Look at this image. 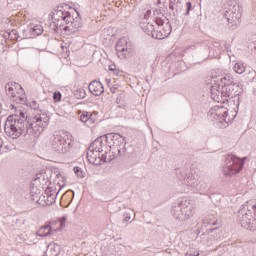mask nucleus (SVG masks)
<instances>
[{"instance_id":"nucleus-1","label":"nucleus","mask_w":256,"mask_h":256,"mask_svg":"<svg viewBox=\"0 0 256 256\" xmlns=\"http://www.w3.org/2000/svg\"><path fill=\"white\" fill-rule=\"evenodd\" d=\"M49 126L47 114H37L33 118L27 117L23 112L20 115H10L5 122V131L13 139L30 137L37 139Z\"/></svg>"},{"instance_id":"nucleus-2","label":"nucleus","mask_w":256,"mask_h":256,"mask_svg":"<svg viewBox=\"0 0 256 256\" xmlns=\"http://www.w3.org/2000/svg\"><path fill=\"white\" fill-rule=\"evenodd\" d=\"M211 98L213 101H229V99H233V97H237L243 93V86L240 84H233L228 86H222L219 90V84L211 86L210 89Z\"/></svg>"},{"instance_id":"nucleus-3","label":"nucleus","mask_w":256,"mask_h":256,"mask_svg":"<svg viewBox=\"0 0 256 256\" xmlns=\"http://www.w3.org/2000/svg\"><path fill=\"white\" fill-rule=\"evenodd\" d=\"M243 165H245V162L241 158L233 154H228L225 156L222 173L226 179H232V177H237L241 173Z\"/></svg>"},{"instance_id":"nucleus-4","label":"nucleus","mask_w":256,"mask_h":256,"mask_svg":"<svg viewBox=\"0 0 256 256\" xmlns=\"http://www.w3.org/2000/svg\"><path fill=\"white\" fill-rule=\"evenodd\" d=\"M195 213V202L189 199H182L176 206L172 208V215L178 221H187L191 219Z\"/></svg>"},{"instance_id":"nucleus-5","label":"nucleus","mask_w":256,"mask_h":256,"mask_svg":"<svg viewBox=\"0 0 256 256\" xmlns=\"http://www.w3.org/2000/svg\"><path fill=\"white\" fill-rule=\"evenodd\" d=\"M51 147L54 153L65 155L71 151L72 141L65 132H56L51 138Z\"/></svg>"},{"instance_id":"nucleus-6","label":"nucleus","mask_w":256,"mask_h":256,"mask_svg":"<svg viewBox=\"0 0 256 256\" xmlns=\"http://www.w3.org/2000/svg\"><path fill=\"white\" fill-rule=\"evenodd\" d=\"M77 17L73 18L71 12H64L58 10L56 12L57 17H60L61 21H64L67 26L63 28V31H70V33H76L83 27V22L81 21V17L79 16V12H76Z\"/></svg>"},{"instance_id":"nucleus-7","label":"nucleus","mask_w":256,"mask_h":256,"mask_svg":"<svg viewBox=\"0 0 256 256\" xmlns=\"http://www.w3.org/2000/svg\"><path fill=\"white\" fill-rule=\"evenodd\" d=\"M238 221L244 229H255L256 218L247 204L242 206L238 211Z\"/></svg>"},{"instance_id":"nucleus-8","label":"nucleus","mask_w":256,"mask_h":256,"mask_svg":"<svg viewBox=\"0 0 256 256\" xmlns=\"http://www.w3.org/2000/svg\"><path fill=\"white\" fill-rule=\"evenodd\" d=\"M227 6L228 7L225 8L226 11L224 13L226 21L235 26L239 25V19H241V7L233 1H229Z\"/></svg>"},{"instance_id":"nucleus-9","label":"nucleus","mask_w":256,"mask_h":256,"mask_svg":"<svg viewBox=\"0 0 256 256\" xmlns=\"http://www.w3.org/2000/svg\"><path fill=\"white\" fill-rule=\"evenodd\" d=\"M133 43L126 37L120 38L116 44V53L119 59H128L133 55Z\"/></svg>"},{"instance_id":"nucleus-10","label":"nucleus","mask_w":256,"mask_h":256,"mask_svg":"<svg viewBox=\"0 0 256 256\" xmlns=\"http://www.w3.org/2000/svg\"><path fill=\"white\" fill-rule=\"evenodd\" d=\"M155 25H157L158 27L163 26L162 30H159L155 35L156 39H165L166 37H169V35H171V22H169V19H167V17L163 15L162 17H156Z\"/></svg>"},{"instance_id":"nucleus-11","label":"nucleus","mask_w":256,"mask_h":256,"mask_svg":"<svg viewBox=\"0 0 256 256\" xmlns=\"http://www.w3.org/2000/svg\"><path fill=\"white\" fill-rule=\"evenodd\" d=\"M187 187H191L194 191H198L199 193H207V189L209 185L203 178H198L197 175L190 174L186 181Z\"/></svg>"},{"instance_id":"nucleus-12","label":"nucleus","mask_w":256,"mask_h":256,"mask_svg":"<svg viewBox=\"0 0 256 256\" xmlns=\"http://www.w3.org/2000/svg\"><path fill=\"white\" fill-rule=\"evenodd\" d=\"M105 143L113 147L112 149H115V147H121L122 145H126L125 138L121 136L119 133H108L105 134Z\"/></svg>"},{"instance_id":"nucleus-13","label":"nucleus","mask_w":256,"mask_h":256,"mask_svg":"<svg viewBox=\"0 0 256 256\" xmlns=\"http://www.w3.org/2000/svg\"><path fill=\"white\" fill-rule=\"evenodd\" d=\"M221 53H223L221 43L217 41L211 42L208 46V56L205 57L204 61H206L208 57L210 59H219L221 57Z\"/></svg>"},{"instance_id":"nucleus-14","label":"nucleus","mask_w":256,"mask_h":256,"mask_svg":"<svg viewBox=\"0 0 256 256\" xmlns=\"http://www.w3.org/2000/svg\"><path fill=\"white\" fill-rule=\"evenodd\" d=\"M228 111L227 108H223V107H215L214 109L210 110L208 112L209 117H211L212 119H218V121H220V123H227V115H228Z\"/></svg>"},{"instance_id":"nucleus-15","label":"nucleus","mask_w":256,"mask_h":256,"mask_svg":"<svg viewBox=\"0 0 256 256\" xmlns=\"http://www.w3.org/2000/svg\"><path fill=\"white\" fill-rule=\"evenodd\" d=\"M104 141L105 135L98 137L90 144V151H95L99 159H101V153H103V149H105L106 143Z\"/></svg>"},{"instance_id":"nucleus-16","label":"nucleus","mask_w":256,"mask_h":256,"mask_svg":"<svg viewBox=\"0 0 256 256\" xmlns=\"http://www.w3.org/2000/svg\"><path fill=\"white\" fill-rule=\"evenodd\" d=\"M154 23L155 22L142 21L140 23V26H141V29L144 31V33H147L148 35L153 37V39H157L156 35H157V33H159V30H155Z\"/></svg>"},{"instance_id":"nucleus-17","label":"nucleus","mask_w":256,"mask_h":256,"mask_svg":"<svg viewBox=\"0 0 256 256\" xmlns=\"http://www.w3.org/2000/svg\"><path fill=\"white\" fill-rule=\"evenodd\" d=\"M88 89L90 93L92 95H95L96 97H99V95H101L105 91V89L103 88V84L97 80L92 81L89 84Z\"/></svg>"},{"instance_id":"nucleus-18","label":"nucleus","mask_w":256,"mask_h":256,"mask_svg":"<svg viewBox=\"0 0 256 256\" xmlns=\"http://www.w3.org/2000/svg\"><path fill=\"white\" fill-rule=\"evenodd\" d=\"M86 157L89 163H93V165L99 166L101 165V157L99 158V154L95 152V150H91V146L88 147V152Z\"/></svg>"},{"instance_id":"nucleus-19","label":"nucleus","mask_w":256,"mask_h":256,"mask_svg":"<svg viewBox=\"0 0 256 256\" xmlns=\"http://www.w3.org/2000/svg\"><path fill=\"white\" fill-rule=\"evenodd\" d=\"M54 231H57V229L51 227L49 224H46L38 230L37 235L39 237H49V235H53Z\"/></svg>"},{"instance_id":"nucleus-20","label":"nucleus","mask_w":256,"mask_h":256,"mask_svg":"<svg viewBox=\"0 0 256 256\" xmlns=\"http://www.w3.org/2000/svg\"><path fill=\"white\" fill-rule=\"evenodd\" d=\"M61 253V246L56 243H50L47 247L46 254L49 256H58Z\"/></svg>"},{"instance_id":"nucleus-21","label":"nucleus","mask_w":256,"mask_h":256,"mask_svg":"<svg viewBox=\"0 0 256 256\" xmlns=\"http://www.w3.org/2000/svg\"><path fill=\"white\" fill-rule=\"evenodd\" d=\"M222 87H227L229 85H238L239 83L235 82V79L231 74H226L224 77L220 78Z\"/></svg>"},{"instance_id":"nucleus-22","label":"nucleus","mask_w":256,"mask_h":256,"mask_svg":"<svg viewBox=\"0 0 256 256\" xmlns=\"http://www.w3.org/2000/svg\"><path fill=\"white\" fill-rule=\"evenodd\" d=\"M107 153V151H105L104 154H101V163H111V161H113V159H117V157H115V152L111 150H109V155Z\"/></svg>"},{"instance_id":"nucleus-23","label":"nucleus","mask_w":256,"mask_h":256,"mask_svg":"<svg viewBox=\"0 0 256 256\" xmlns=\"http://www.w3.org/2000/svg\"><path fill=\"white\" fill-rule=\"evenodd\" d=\"M15 85H17V83L15 82H10L8 84H6L5 89H6V93L8 95V97H12V99H15Z\"/></svg>"},{"instance_id":"nucleus-24","label":"nucleus","mask_w":256,"mask_h":256,"mask_svg":"<svg viewBox=\"0 0 256 256\" xmlns=\"http://www.w3.org/2000/svg\"><path fill=\"white\" fill-rule=\"evenodd\" d=\"M176 175H177V178L179 179V181H181L182 185H187V180L189 179V175L191 174H185V171L183 170H177L176 171Z\"/></svg>"},{"instance_id":"nucleus-25","label":"nucleus","mask_w":256,"mask_h":256,"mask_svg":"<svg viewBox=\"0 0 256 256\" xmlns=\"http://www.w3.org/2000/svg\"><path fill=\"white\" fill-rule=\"evenodd\" d=\"M30 33L32 35H42L43 34V26L39 25V24H36L34 26H31L30 27Z\"/></svg>"},{"instance_id":"nucleus-26","label":"nucleus","mask_w":256,"mask_h":256,"mask_svg":"<svg viewBox=\"0 0 256 256\" xmlns=\"http://www.w3.org/2000/svg\"><path fill=\"white\" fill-rule=\"evenodd\" d=\"M233 70L235 73H238V75H242V73H245V65H243L241 62H238L234 65Z\"/></svg>"},{"instance_id":"nucleus-27","label":"nucleus","mask_w":256,"mask_h":256,"mask_svg":"<svg viewBox=\"0 0 256 256\" xmlns=\"http://www.w3.org/2000/svg\"><path fill=\"white\" fill-rule=\"evenodd\" d=\"M117 147V153L114 152V157H121L125 155V144H122L121 146H116Z\"/></svg>"},{"instance_id":"nucleus-28","label":"nucleus","mask_w":256,"mask_h":256,"mask_svg":"<svg viewBox=\"0 0 256 256\" xmlns=\"http://www.w3.org/2000/svg\"><path fill=\"white\" fill-rule=\"evenodd\" d=\"M214 251H218V255L222 256L224 253H227V245L220 244L214 249Z\"/></svg>"},{"instance_id":"nucleus-29","label":"nucleus","mask_w":256,"mask_h":256,"mask_svg":"<svg viewBox=\"0 0 256 256\" xmlns=\"http://www.w3.org/2000/svg\"><path fill=\"white\" fill-rule=\"evenodd\" d=\"M10 39H11V41H18L19 40V32H17V30H12L10 32Z\"/></svg>"},{"instance_id":"nucleus-30","label":"nucleus","mask_w":256,"mask_h":256,"mask_svg":"<svg viewBox=\"0 0 256 256\" xmlns=\"http://www.w3.org/2000/svg\"><path fill=\"white\" fill-rule=\"evenodd\" d=\"M87 93L85 92V89H79L76 91V97H78V99H85Z\"/></svg>"},{"instance_id":"nucleus-31","label":"nucleus","mask_w":256,"mask_h":256,"mask_svg":"<svg viewBox=\"0 0 256 256\" xmlns=\"http://www.w3.org/2000/svg\"><path fill=\"white\" fill-rule=\"evenodd\" d=\"M61 97H62L61 92L56 91L53 93V100L55 103H59L61 101Z\"/></svg>"},{"instance_id":"nucleus-32","label":"nucleus","mask_w":256,"mask_h":256,"mask_svg":"<svg viewBox=\"0 0 256 256\" xmlns=\"http://www.w3.org/2000/svg\"><path fill=\"white\" fill-rule=\"evenodd\" d=\"M74 173L79 177L80 179H83L85 176L83 175V171H81V168L74 167Z\"/></svg>"},{"instance_id":"nucleus-33","label":"nucleus","mask_w":256,"mask_h":256,"mask_svg":"<svg viewBox=\"0 0 256 256\" xmlns=\"http://www.w3.org/2000/svg\"><path fill=\"white\" fill-rule=\"evenodd\" d=\"M80 121H82V123H89V112L81 114Z\"/></svg>"},{"instance_id":"nucleus-34","label":"nucleus","mask_w":256,"mask_h":256,"mask_svg":"<svg viewBox=\"0 0 256 256\" xmlns=\"http://www.w3.org/2000/svg\"><path fill=\"white\" fill-rule=\"evenodd\" d=\"M58 223L60 225V229H64L65 223H67V217H62L58 220Z\"/></svg>"},{"instance_id":"nucleus-35","label":"nucleus","mask_w":256,"mask_h":256,"mask_svg":"<svg viewBox=\"0 0 256 256\" xmlns=\"http://www.w3.org/2000/svg\"><path fill=\"white\" fill-rule=\"evenodd\" d=\"M247 206L249 207V209L252 211V214H254V217L256 218V204H247Z\"/></svg>"},{"instance_id":"nucleus-36","label":"nucleus","mask_w":256,"mask_h":256,"mask_svg":"<svg viewBox=\"0 0 256 256\" xmlns=\"http://www.w3.org/2000/svg\"><path fill=\"white\" fill-rule=\"evenodd\" d=\"M185 256H199V251L189 250Z\"/></svg>"},{"instance_id":"nucleus-37","label":"nucleus","mask_w":256,"mask_h":256,"mask_svg":"<svg viewBox=\"0 0 256 256\" xmlns=\"http://www.w3.org/2000/svg\"><path fill=\"white\" fill-rule=\"evenodd\" d=\"M203 223H204V225H215V220L206 218V219L203 221Z\"/></svg>"},{"instance_id":"nucleus-38","label":"nucleus","mask_w":256,"mask_h":256,"mask_svg":"<svg viewBox=\"0 0 256 256\" xmlns=\"http://www.w3.org/2000/svg\"><path fill=\"white\" fill-rule=\"evenodd\" d=\"M151 17V10H147L144 14L143 21L147 23V20Z\"/></svg>"},{"instance_id":"nucleus-39","label":"nucleus","mask_w":256,"mask_h":256,"mask_svg":"<svg viewBox=\"0 0 256 256\" xmlns=\"http://www.w3.org/2000/svg\"><path fill=\"white\" fill-rule=\"evenodd\" d=\"M88 123H95V116L93 114H88Z\"/></svg>"},{"instance_id":"nucleus-40","label":"nucleus","mask_w":256,"mask_h":256,"mask_svg":"<svg viewBox=\"0 0 256 256\" xmlns=\"http://www.w3.org/2000/svg\"><path fill=\"white\" fill-rule=\"evenodd\" d=\"M186 15L189 14V11H191V2L186 3Z\"/></svg>"},{"instance_id":"nucleus-41","label":"nucleus","mask_w":256,"mask_h":256,"mask_svg":"<svg viewBox=\"0 0 256 256\" xmlns=\"http://www.w3.org/2000/svg\"><path fill=\"white\" fill-rule=\"evenodd\" d=\"M169 9H171V11H175V3L172 0H170Z\"/></svg>"},{"instance_id":"nucleus-42","label":"nucleus","mask_w":256,"mask_h":256,"mask_svg":"<svg viewBox=\"0 0 256 256\" xmlns=\"http://www.w3.org/2000/svg\"><path fill=\"white\" fill-rule=\"evenodd\" d=\"M54 23V26H55V28H54V31H59V29H60V31H61V25H59V23H56V22H53Z\"/></svg>"},{"instance_id":"nucleus-43","label":"nucleus","mask_w":256,"mask_h":256,"mask_svg":"<svg viewBox=\"0 0 256 256\" xmlns=\"http://www.w3.org/2000/svg\"><path fill=\"white\" fill-rule=\"evenodd\" d=\"M225 50L228 53V56L231 57V47L229 45H225Z\"/></svg>"},{"instance_id":"nucleus-44","label":"nucleus","mask_w":256,"mask_h":256,"mask_svg":"<svg viewBox=\"0 0 256 256\" xmlns=\"http://www.w3.org/2000/svg\"><path fill=\"white\" fill-rule=\"evenodd\" d=\"M3 37L4 39H11V32H5Z\"/></svg>"},{"instance_id":"nucleus-45","label":"nucleus","mask_w":256,"mask_h":256,"mask_svg":"<svg viewBox=\"0 0 256 256\" xmlns=\"http://www.w3.org/2000/svg\"><path fill=\"white\" fill-rule=\"evenodd\" d=\"M73 191H70V192H67L64 196H63V199H65V197H70V198H73Z\"/></svg>"},{"instance_id":"nucleus-46","label":"nucleus","mask_w":256,"mask_h":256,"mask_svg":"<svg viewBox=\"0 0 256 256\" xmlns=\"http://www.w3.org/2000/svg\"><path fill=\"white\" fill-rule=\"evenodd\" d=\"M48 199H50V203H55V198L52 195L48 196Z\"/></svg>"},{"instance_id":"nucleus-47","label":"nucleus","mask_w":256,"mask_h":256,"mask_svg":"<svg viewBox=\"0 0 256 256\" xmlns=\"http://www.w3.org/2000/svg\"><path fill=\"white\" fill-rule=\"evenodd\" d=\"M215 229H217V228H210V229L206 230V233H211V232L215 231Z\"/></svg>"},{"instance_id":"nucleus-48","label":"nucleus","mask_w":256,"mask_h":256,"mask_svg":"<svg viewBox=\"0 0 256 256\" xmlns=\"http://www.w3.org/2000/svg\"><path fill=\"white\" fill-rule=\"evenodd\" d=\"M20 103H25V97H19Z\"/></svg>"},{"instance_id":"nucleus-49","label":"nucleus","mask_w":256,"mask_h":256,"mask_svg":"<svg viewBox=\"0 0 256 256\" xmlns=\"http://www.w3.org/2000/svg\"><path fill=\"white\" fill-rule=\"evenodd\" d=\"M110 71H115V65L109 66Z\"/></svg>"},{"instance_id":"nucleus-50","label":"nucleus","mask_w":256,"mask_h":256,"mask_svg":"<svg viewBox=\"0 0 256 256\" xmlns=\"http://www.w3.org/2000/svg\"><path fill=\"white\" fill-rule=\"evenodd\" d=\"M32 105H33L34 109H37V102L33 101Z\"/></svg>"},{"instance_id":"nucleus-51","label":"nucleus","mask_w":256,"mask_h":256,"mask_svg":"<svg viewBox=\"0 0 256 256\" xmlns=\"http://www.w3.org/2000/svg\"><path fill=\"white\" fill-rule=\"evenodd\" d=\"M1 149H3V141L0 140V153H1Z\"/></svg>"},{"instance_id":"nucleus-52","label":"nucleus","mask_w":256,"mask_h":256,"mask_svg":"<svg viewBox=\"0 0 256 256\" xmlns=\"http://www.w3.org/2000/svg\"><path fill=\"white\" fill-rule=\"evenodd\" d=\"M161 13V10H156L155 12H154V15H159Z\"/></svg>"},{"instance_id":"nucleus-53","label":"nucleus","mask_w":256,"mask_h":256,"mask_svg":"<svg viewBox=\"0 0 256 256\" xmlns=\"http://www.w3.org/2000/svg\"><path fill=\"white\" fill-rule=\"evenodd\" d=\"M131 219V216H126L125 221H129Z\"/></svg>"},{"instance_id":"nucleus-54","label":"nucleus","mask_w":256,"mask_h":256,"mask_svg":"<svg viewBox=\"0 0 256 256\" xmlns=\"http://www.w3.org/2000/svg\"><path fill=\"white\" fill-rule=\"evenodd\" d=\"M177 55V52H174L173 54L170 55V57H175Z\"/></svg>"},{"instance_id":"nucleus-55","label":"nucleus","mask_w":256,"mask_h":256,"mask_svg":"<svg viewBox=\"0 0 256 256\" xmlns=\"http://www.w3.org/2000/svg\"><path fill=\"white\" fill-rule=\"evenodd\" d=\"M115 73H116V75H119V71H116Z\"/></svg>"},{"instance_id":"nucleus-56","label":"nucleus","mask_w":256,"mask_h":256,"mask_svg":"<svg viewBox=\"0 0 256 256\" xmlns=\"http://www.w3.org/2000/svg\"><path fill=\"white\" fill-rule=\"evenodd\" d=\"M158 3L160 4V3H161V0H158Z\"/></svg>"}]
</instances>
